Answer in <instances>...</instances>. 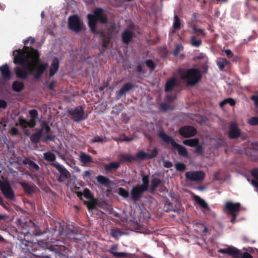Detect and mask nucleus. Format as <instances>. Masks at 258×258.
<instances>
[{
	"label": "nucleus",
	"instance_id": "f257e3e1",
	"mask_svg": "<svg viewBox=\"0 0 258 258\" xmlns=\"http://www.w3.org/2000/svg\"><path fill=\"white\" fill-rule=\"evenodd\" d=\"M17 51L14 63L21 67H15V73L17 78L26 80L28 75L33 74L36 64L39 63L40 55L37 50L26 46Z\"/></svg>",
	"mask_w": 258,
	"mask_h": 258
},
{
	"label": "nucleus",
	"instance_id": "f03ea898",
	"mask_svg": "<svg viewBox=\"0 0 258 258\" xmlns=\"http://www.w3.org/2000/svg\"><path fill=\"white\" fill-rule=\"evenodd\" d=\"M88 26L91 32L93 33L99 34L101 37L102 46L104 48H107L111 38V35L109 33H105L103 30L97 31L96 27L98 21L102 24H106L107 22V17L103 14V10L102 8H97L93 11V14H88Z\"/></svg>",
	"mask_w": 258,
	"mask_h": 258
},
{
	"label": "nucleus",
	"instance_id": "7ed1b4c3",
	"mask_svg": "<svg viewBox=\"0 0 258 258\" xmlns=\"http://www.w3.org/2000/svg\"><path fill=\"white\" fill-rule=\"evenodd\" d=\"M51 129L48 123L45 121H43L41 123V128L37 132L33 133L30 137V140L33 144H38L40 143L41 138L43 135H45L42 139L43 142H47L48 141H53L55 136L50 134Z\"/></svg>",
	"mask_w": 258,
	"mask_h": 258
},
{
	"label": "nucleus",
	"instance_id": "20e7f679",
	"mask_svg": "<svg viewBox=\"0 0 258 258\" xmlns=\"http://www.w3.org/2000/svg\"><path fill=\"white\" fill-rule=\"evenodd\" d=\"M44 159L50 162V165L54 167L60 173V176L58 178V181L62 182L70 176V173L69 171L62 165L57 162H54L56 160V157L54 154L50 151H48L43 154Z\"/></svg>",
	"mask_w": 258,
	"mask_h": 258
},
{
	"label": "nucleus",
	"instance_id": "39448f33",
	"mask_svg": "<svg viewBox=\"0 0 258 258\" xmlns=\"http://www.w3.org/2000/svg\"><path fill=\"white\" fill-rule=\"evenodd\" d=\"M180 77L188 86H193L201 80L202 74L198 69L191 68L182 71Z\"/></svg>",
	"mask_w": 258,
	"mask_h": 258
},
{
	"label": "nucleus",
	"instance_id": "423d86ee",
	"mask_svg": "<svg viewBox=\"0 0 258 258\" xmlns=\"http://www.w3.org/2000/svg\"><path fill=\"white\" fill-rule=\"evenodd\" d=\"M158 136L166 144L171 145L172 150L176 149L179 155L184 157L188 156V153L186 148L177 143L172 137L167 135L163 131H160Z\"/></svg>",
	"mask_w": 258,
	"mask_h": 258
},
{
	"label": "nucleus",
	"instance_id": "0eeeda50",
	"mask_svg": "<svg viewBox=\"0 0 258 258\" xmlns=\"http://www.w3.org/2000/svg\"><path fill=\"white\" fill-rule=\"evenodd\" d=\"M219 252L221 253L227 254L234 258H253L250 253L247 252H241L240 250L235 247L220 249L219 250Z\"/></svg>",
	"mask_w": 258,
	"mask_h": 258
},
{
	"label": "nucleus",
	"instance_id": "6e6552de",
	"mask_svg": "<svg viewBox=\"0 0 258 258\" xmlns=\"http://www.w3.org/2000/svg\"><path fill=\"white\" fill-rule=\"evenodd\" d=\"M68 28L76 33H79L84 29L83 22L77 15L69 17L68 19Z\"/></svg>",
	"mask_w": 258,
	"mask_h": 258
},
{
	"label": "nucleus",
	"instance_id": "1a4fd4ad",
	"mask_svg": "<svg viewBox=\"0 0 258 258\" xmlns=\"http://www.w3.org/2000/svg\"><path fill=\"white\" fill-rule=\"evenodd\" d=\"M193 35L190 37V44L192 46L199 47L202 43L200 36H205V33L203 30L197 28L195 26L191 27Z\"/></svg>",
	"mask_w": 258,
	"mask_h": 258
},
{
	"label": "nucleus",
	"instance_id": "9d476101",
	"mask_svg": "<svg viewBox=\"0 0 258 258\" xmlns=\"http://www.w3.org/2000/svg\"><path fill=\"white\" fill-rule=\"evenodd\" d=\"M68 112L71 116V118L74 121L79 122L85 119V112L81 106H78L74 109H70L68 110Z\"/></svg>",
	"mask_w": 258,
	"mask_h": 258
},
{
	"label": "nucleus",
	"instance_id": "9b49d317",
	"mask_svg": "<svg viewBox=\"0 0 258 258\" xmlns=\"http://www.w3.org/2000/svg\"><path fill=\"white\" fill-rule=\"evenodd\" d=\"M0 189L7 199L10 200L15 199V193L8 181H4L0 182Z\"/></svg>",
	"mask_w": 258,
	"mask_h": 258
},
{
	"label": "nucleus",
	"instance_id": "f8f14e48",
	"mask_svg": "<svg viewBox=\"0 0 258 258\" xmlns=\"http://www.w3.org/2000/svg\"><path fill=\"white\" fill-rule=\"evenodd\" d=\"M185 178L190 181L201 182L205 177V174L203 171H190L185 173Z\"/></svg>",
	"mask_w": 258,
	"mask_h": 258
},
{
	"label": "nucleus",
	"instance_id": "ddd939ff",
	"mask_svg": "<svg viewBox=\"0 0 258 258\" xmlns=\"http://www.w3.org/2000/svg\"><path fill=\"white\" fill-rule=\"evenodd\" d=\"M178 133L184 138H190L197 134V130L192 126L184 125L179 129Z\"/></svg>",
	"mask_w": 258,
	"mask_h": 258
},
{
	"label": "nucleus",
	"instance_id": "4468645a",
	"mask_svg": "<svg viewBox=\"0 0 258 258\" xmlns=\"http://www.w3.org/2000/svg\"><path fill=\"white\" fill-rule=\"evenodd\" d=\"M147 190L140 184L133 186L131 191L132 201L135 202L139 201L142 198L143 194Z\"/></svg>",
	"mask_w": 258,
	"mask_h": 258
},
{
	"label": "nucleus",
	"instance_id": "2eb2a0df",
	"mask_svg": "<svg viewBox=\"0 0 258 258\" xmlns=\"http://www.w3.org/2000/svg\"><path fill=\"white\" fill-rule=\"evenodd\" d=\"M158 154V151L156 148L153 149L151 151V153H147L143 151H139L134 156L135 160L139 159L141 160H145V159H151L156 157Z\"/></svg>",
	"mask_w": 258,
	"mask_h": 258
},
{
	"label": "nucleus",
	"instance_id": "dca6fc26",
	"mask_svg": "<svg viewBox=\"0 0 258 258\" xmlns=\"http://www.w3.org/2000/svg\"><path fill=\"white\" fill-rule=\"evenodd\" d=\"M240 209V204L233 203L232 202H227L225 205V210L230 215H238Z\"/></svg>",
	"mask_w": 258,
	"mask_h": 258
},
{
	"label": "nucleus",
	"instance_id": "f3484780",
	"mask_svg": "<svg viewBox=\"0 0 258 258\" xmlns=\"http://www.w3.org/2000/svg\"><path fill=\"white\" fill-rule=\"evenodd\" d=\"M240 130L236 123L231 122L229 126L228 137L230 139H236L240 136Z\"/></svg>",
	"mask_w": 258,
	"mask_h": 258
},
{
	"label": "nucleus",
	"instance_id": "a211bd4d",
	"mask_svg": "<svg viewBox=\"0 0 258 258\" xmlns=\"http://www.w3.org/2000/svg\"><path fill=\"white\" fill-rule=\"evenodd\" d=\"M134 37V33L128 29L124 30L121 34V40L123 44L128 45Z\"/></svg>",
	"mask_w": 258,
	"mask_h": 258
},
{
	"label": "nucleus",
	"instance_id": "6ab92c4d",
	"mask_svg": "<svg viewBox=\"0 0 258 258\" xmlns=\"http://www.w3.org/2000/svg\"><path fill=\"white\" fill-rule=\"evenodd\" d=\"M117 248V244L113 245L111 246L108 251L116 258H124L128 257V255L130 254L128 253L123 252H116Z\"/></svg>",
	"mask_w": 258,
	"mask_h": 258
},
{
	"label": "nucleus",
	"instance_id": "aec40b11",
	"mask_svg": "<svg viewBox=\"0 0 258 258\" xmlns=\"http://www.w3.org/2000/svg\"><path fill=\"white\" fill-rule=\"evenodd\" d=\"M59 62L58 59L55 57L52 59L49 69V77H53L58 71Z\"/></svg>",
	"mask_w": 258,
	"mask_h": 258
},
{
	"label": "nucleus",
	"instance_id": "412c9836",
	"mask_svg": "<svg viewBox=\"0 0 258 258\" xmlns=\"http://www.w3.org/2000/svg\"><path fill=\"white\" fill-rule=\"evenodd\" d=\"M0 72L4 79L9 80L10 79L11 72L9 66L7 63L0 67Z\"/></svg>",
	"mask_w": 258,
	"mask_h": 258
},
{
	"label": "nucleus",
	"instance_id": "4be33fe9",
	"mask_svg": "<svg viewBox=\"0 0 258 258\" xmlns=\"http://www.w3.org/2000/svg\"><path fill=\"white\" fill-rule=\"evenodd\" d=\"M48 66V64L47 63L39 64L37 69V72L34 75V79L36 80L40 79Z\"/></svg>",
	"mask_w": 258,
	"mask_h": 258
},
{
	"label": "nucleus",
	"instance_id": "5701e85b",
	"mask_svg": "<svg viewBox=\"0 0 258 258\" xmlns=\"http://www.w3.org/2000/svg\"><path fill=\"white\" fill-rule=\"evenodd\" d=\"M20 184L27 195H31L35 192V186L34 185H31L28 182L24 181L20 182Z\"/></svg>",
	"mask_w": 258,
	"mask_h": 258
},
{
	"label": "nucleus",
	"instance_id": "b1692460",
	"mask_svg": "<svg viewBox=\"0 0 258 258\" xmlns=\"http://www.w3.org/2000/svg\"><path fill=\"white\" fill-rule=\"evenodd\" d=\"M134 84L132 83H127L124 84L118 91L117 94V97L120 98L124 94L134 88Z\"/></svg>",
	"mask_w": 258,
	"mask_h": 258
},
{
	"label": "nucleus",
	"instance_id": "393cba45",
	"mask_svg": "<svg viewBox=\"0 0 258 258\" xmlns=\"http://www.w3.org/2000/svg\"><path fill=\"white\" fill-rule=\"evenodd\" d=\"M96 180L99 184L107 187H109L112 183V181L108 178L101 175L97 176Z\"/></svg>",
	"mask_w": 258,
	"mask_h": 258
},
{
	"label": "nucleus",
	"instance_id": "a878e982",
	"mask_svg": "<svg viewBox=\"0 0 258 258\" xmlns=\"http://www.w3.org/2000/svg\"><path fill=\"white\" fill-rule=\"evenodd\" d=\"M176 85V79L175 78H172L171 79L167 81L165 87V91L166 92H171Z\"/></svg>",
	"mask_w": 258,
	"mask_h": 258
},
{
	"label": "nucleus",
	"instance_id": "bb28decb",
	"mask_svg": "<svg viewBox=\"0 0 258 258\" xmlns=\"http://www.w3.org/2000/svg\"><path fill=\"white\" fill-rule=\"evenodd\" d=\"M120 167V162H112L106 164L104 168L106 172H111L112 170H115Z\"/></svg>",
	"mask_w": 258,
	"mask_h": 258
},
{
	"label": "nucleus",
	"instance_id": "cd10ccee",
	"mask_svg": "<svg viewBox=\"0 0 258 258\" xmlns=\"http://www.w3.org/2000/svg\"><path fill=\"white\" fill-rule=\"evenodd\" d=\"M118 159L120 162H132L135 160L134 156L127 154H121L119 155Z\"/></svg>",
	"mask_w": 258,
	"mask_h": 258
},
{
	"label": "nucleus",
	"instance_id": "c85d7f7f",
	"mask_svg": "<svg viewBox=\"0 0 258 258\" xmlns=\"http://www.w3.org/2000/svg\"><path fill=\"white\" fill-rule=\"evenodd\" d=\"M217 64L221 71H223L226 66L230 64V62L225 58H219L217 60Z\"/></svg>",
	"mask_w": 258,
	"mask_h": 258
},
{
	"label": "nucleus",
	"instance_id": "c756f323",
	"mask_svg": "<svg viewBox=\"0 0 258 258\" xmlns=\"http://www.w3.org/2000/svg\"><path fill=\"white\" fill-rule=\"evenodd\" d=\"M125 234V231L121 230L119 228L112 229L110 232L111 236L116 239H118L119 237Z\"/></svg>",
	"mask_w": 258,
	"mask_h": 258
},
{
	"label": "nucleus",
	"instance_id": "7c9ffc66",
	"mask_svg": "<svg viewBox=\"0 0 258 258\" xmlns=\"http://www.w3.org/2000/svg\"><path fill=\"white\" fill-rule=\"evenodd\" d=\"M193 199L198 204L200 205L201 208L206 209H209L208 204L200 197L194 195L193 196Z\"/></svg>",
	"mask_w": 258,
	"mask_h": 258
},
{
	"label": "nucleus",
	"instance_id": "2f4dec72",
	"mask_svg": "<svg viewBox=\"0 0 258 258\" xmlns=\"http://www.w3.org/2000/svg\"><path fill=\"white\" fill-rule=\"evenodd\" d=\"M24 88V84L23 82L18 81H14L12 84V89L17 92L22 91Z\"/></svg>",
	"mask_w": 258,
	"mask_h": 258
},
{
	"label": "nucleus",
	"instance_id": "473e14b6",
	"mask_svg": "<svg viewBox=\"0 0 258 258\" xmlns=\"http://www.w3.org/2000/svg\"><path fill=\"white\" fill-rule=\"evenodd\" d=\"M80 161L84 164L90 163L92 162V157L90 155L82 153L80 155Z\"/></svg>",
	"mask_w": 258,
	"mask_h": 258
},
{
	"label": "nucleus",
	"instance_id": "72a5a7b5",
	"mask_svg": "<svg viewBox=\"0 0 258 258\" xmlns=\"http://www.w3.org/2000/svg\"><path fill=\"white\" fill-rule=\"evenodd\" d=\"M183 143L186 146L194 147H196L199 143V140L198 138L186 139L183 141Z\"/></svg>",
	"mask_w": 258,
	"mask_h": 258
},
{
	"label": "nucleus",
	"instance_id": "f704fd0d",
	"mask_svg": "<svg viewBox=\"0 0 258 258\" xmlns=\"http://www.w3.org/2000/svg\"><path fill=\"white\" fill-rule=\"evenodd\" d=\"M142 184H140V185L147 190L148 189L149 185V175H144L142 176Z\"/></svg>",
	"mask_w": 258,
	"mask_h": 258
},
{
	"label": "nucleus",
	"instance_id": "c9c22d12",
	"mask_svg": "<svg viewBox=\"0 0 258 258\" xmlns=\"http://www.w3.org/2000/svg\"><path fill=\"white\" fill-rule=\"evenodd\" d=\"M162 183L161 180L158 178H154L151 180V189L154 191L156 189L157 187H158L160 184Z\"/></svg>",
	"mask_w": 258,
	"mask_h": 258
},
{
	"label": "nucleus",
	"instance_id": "e433bc0d",
	"mask_svg": "<svg viewBox=\"0 0 258 258\" xmlns=\"http://www.w3.org/2000/svg\"><path fill=\"white\" fill-rule=\"evenodd\" d=\"M229 104L231 106H234L235 104V100L231 98H228L224 99L220 103V107H223L225 104Z\"/></svg>",
	"mask_w": 258,
	"mask_h": 258
},
{
	"label": "nucleus",
	"instance_id": "4c0bfd02",
	"mask_svg": "<svg viewBox=\"0 0 258 258\" xmlns=\"http://www.w3.org/2000/svg\"><path fill=\"white\" fill-rule=\"evenodd\" d=\"M181 22L179 17L177 15H175L174 17V22L173 27L175 30H179L180 28Z\"/></svg>",
	"mask_w": 258,
	"mask_h": 258
},
{
	"label": "nucleus",
	"instance_id": "58836bf2",
	"mask_svg": "<svg viewBox=\"0 0 258 258\" xmlns=\"http://www.w3.org/2000/svg\"><path fill=\"white\" fill-rule=\"evenodd\" d=\"M93 201L91 202L85 201V204L87 205L88 210H92L94 209L97 205L96 201L93 199Z\"/></svg>",
	"mask_w": 258,
	"mask_h": 258
},
{
	"label": "nucleus",
	"instance_id": "ea45409f",
	"mask_svg": "<svg viewBox=\"0 0 258 258\" xmlns=\"http://www.w3.org/2000/svg\"><path fill=\"white\" fill-rule=\"evenodd\" d=\"M83 196L89 200H93L94 199L93 195L91 193L90 190L88 188H86L83 190Z\"/></svg>",
	"mask_w": 258,
	"mask_h": 258
},
{
	"label": "nucleus",
	"instance_id": "a19ab883",
	"mask_svg": "<svg viewBox=\"0 0 258 258\" xmlns=\"http://www.w3.org/2000/svg\"><path fill=\"white\" fill-rule=\"evenodd\" d=\"M20 125L22 128H25L27 126V121L23 117L20 116L19 118V123H16V125Z\"/></svg>",
	"mask_w": 258,
	"mask_h": 258
},
{
	"label": "nucleus",
	"instance_id": "79ce46f5",
	"mask_svg": "<svg viewBox=\"0 0 258 258\" xmlns=\"http://www.w3.org/2000/svg\"><path fill=\"white\" fill-rule=\"evenodd\" d=\"M247 122L248 124L252 126L258 125V117L252 116L249 118Z\"/></svg>",
	"mask_w": 258,
	"mask_h": 258
},
{
	"label": "nucleus",
	"instance_id": "37998d69",
	"mask_svg": "<svg viewBox=\"0 0 258 258\" xmlns=\"http://www.w3.org/2000/svg\"><path fill=\"white\" fill-rule=\"evenodd\" d=\"M118 194L124 198H127L129 196L128 192L122 187L118 188Z\"/></svg>",
	"mask_w": 258,
	"mask_h": 258
},
{
	"label": "nucleus",
	"instance_id": "c03bdc74",
	"mask_svg": "<svg viewBox=\"0 0 258 258\" xmlns=\"http://www.w3.org/2000/svg\"><path fill=\"white\" fill-rule=\"evenodd\" d=\"M175 169L179 171H184L186 169V166L183 163H177L175 165Z\"/></svg>",
	"mask_w": 258,
	"mask_h": 258
},
{
	"label": "nucleus",
	"instance_id": "a18cd8bd",
	"mask_svg": "<svg viewBox=\"0 0 258 258\" xmlns=\"http://www.w3.org/2000/svg\"><path fill=\"white\" fill-rule=\"evenodd\" d=\"M146 66L149 68L151 71H153L155 68V64L154 61L151 59L147 60L145 61Z\"/></svg>",
	"mask_w": 258,
	"mask_h": 258
},
{
	"label": "nucleus",
	"instance_id": "49530a36",
	"mask_svg": "<svg viewBox=\"0 0 258 258\" xmlns=\"http://www.w3.org/2000/svg\"><path fill=\"white\" fill-rule=\"evenodd\" d=\"M114 140L117 142H130L132 140V139L128 138L124 134H123L120 138H114Z\"/></svg>",
	"mask_w": 258,
	"mask_h": 258
},
{
	"label": "nucleus",
	"instance_id": "de8ad7c7",
	"mask_svg": "<svg viewBox=\"0 0 258 258\" xmlns=\"http://www.w3.org/2000/svg\"><path fill=\"white\" fill-rule=\"evenodd\" d=\"M183 48V46L182 45L179 44H177L175 46L173 52V54L174 56H177L179 51Z\"/></svg>",
	"mask_w": 258,
	"mask_h": 258
},
{
	"label": "nucleus",
	"instance_id": "09e8293b",
	"mask_svg": "<svg viewBox=\"0 0 258 258\" xmlns=\"http://www.w3.org/2000/svg\"><path fill=\"white\" fill-rule=\"evenodd\" d=\"M194 152L198 154H202L204 152V148L202 145H200L199 143L196 146Z\"/></svg>",
	"mask_w": 258,
	"mask_h": 258
},
{
	"label": "nucleus",
	"instance_id": "8fccbe9b",
	"mask_svg": "<svg viewBox=\"0 0 258 258\" xmlns=\"http://www.w3.org/2000/svg\"><path fill=\"white\" fill-rule=\"evenodd\" d=\"M170 108V106L166 103H162L159 105V109L162 111H166Z\"/></svg>",
	"mask_w": 258,
	"mask_h": 258
},
{
	"label": "nucleus",
	"instance_id": "3c124183",
	"mask_svg": "<svg viewBox=\"0 0 258 258\" xmlns=\"http://www.w3.org/2000/svg\"><path fill=\"white\" fill-rule=\"evenodd\" d=\"M29 168L32 171H37L39 169V166L34 161H32L29 164Z\"/></svg>",
	"mask_w": 258,
	"mask_h": 258
},
{
	"label": "nucleus",
	"instance_id": "603ef678",
	"mask_svg": "<svg viewBox=\"0 0 258 258\" xmlns=\"http://www.w3.org/2000/svg\"><path fill=\"white\" fill-rule=\"evenodd\" d=\"M29 113L30 115L33 119H35L38 118V112L37 110H36V109L30 110L29 111Z\"/></svg>",
	"mask_w": 258,
	"mask_h": 258
},
{
	"label": "nucleus",
	"instance_id": "864d4df0",
	"mask_svg": "<svg viewBox=\"0 0 258 258\" xmlns=\"http://www.w3.org/2000/svg\"><path fill=\"white\" fill-rule=\"evenodd\" d=\"M92 143H94L96 142H105L106 140H104V139L102 137H100L98 136H96L94 137L91 140Z\"/></svg>",
	"mask_w": 258,
	"mask_h": 258
},
{
	"label": "nucleus",
	"instance_id": "5fc2aeb1",
	"mask_svg": "<svg viewBox=\"0 0 258 258\" xmlns=\"http://www.w3.org/2000/svg\"><path fill=\"white\" fill-rule=\"evenodd\" d=\"M251 175L253 177L258 180V168H255L251 171Z\"/></svg>",
	"mask_w": 258,
	"mask_h": 258
},
{
	"label": "nucleus",
	"instance_id": "6e6d98bb",
	"mask_svg": "<svg viewBox=\"0 0 258 258\" xmlns=\"http://www.w3.org/2000/svg\"><path fill=\"white\" fill-rule=\"evenodd\" d=\"M34 41L35 39L34 38L32 37H29L27 39L24 40L23 43L25 45L28 44L29 42H30L31 44H32L33 43H34Z\"/></svg>",
	"mask_w": 258,
	"mask_h": 258
},
{
	"label": "nucleus",
	"instance_id": "4d7b16f0",
	"mask_svg": "<svg viewBox=\"0 0 258 258\" xmlns=\"http://www.w3.org/2000/svg\"><path fill=\"white\" fill-rule=\"evenodd\" d=\"M36 121L34 119H31L29 121H27V126L31 128L34 127L36 125Z\"/></svg>",
	"mask_w": 258,
	"mask_h": 258
},
{
	"label": "nucleus",
	"instance_id": "13d9d810",
	"mask_svg": "<svg viewBox=\"0 0 258 258\" xmlns=\"http://www.w3.org/2000/svg\"><path fill=\"white\" fill-rule=\"evenodd\" d=\"M10 134L12 136H17L19 134L18 130L17 128L15 127H12L10 131Z\"/></svg>",
	"mask_w": 258,
	"mask_h": 258
},
{
	"label": "nucleus",
	"instance_id": "bf43d9fd",
	"mask_svg": "<svg viewBox=\"0 0 258 258\" xmlns=\"http://www.w3.org/2000/svg\"><path fill=\"white\" fill-rule=\"evenodd\" d=\"M250 99L254 102L255 106L258 107V95L251 96L250 97Z\"/></svg>",
	"mask_w": 258,
	"mask_h": 258
},
{
	"label": "nucleus",
	"instance_id": "052dcab7",
	"mask_svg": "<svg viewBox=\"0 0 258 258\" xmlns=\"http://www.w3.org/2000/svg\"><path fill=\"white\" fill-rule=\"evenodd\" d=\"M224 51L228 58H232L233 53L231 50L225 49L224 50Z\"/></svg>",
	"mask_w": 258,
	"mask_h": 258
},
{
	"label": "nucleus",
	"instance_id": "680f3d73",
	"mask_svg": "<svg viewBox=\"0 0 258 258\" xmlns=\"http://www.w3.org/2000/svg\"><path fill=\"white\" fill-rule=\"evenodd\" d=\"M7 107V102L3 99H0V109L3 108L5 109Z\"/></svg>",
	"mask_w": 258,
	"mask_h": 258
},
{
	"label": "nucleus",
	"instance_id": "e2e57ef3",
	"mask_svg": "<svg viewBox=\"0 0 258 258\" xmlns=\"http://www.w3.org/2000/svg\"><path fill=\"white\" fill-rule=\"evenodd\" d=\"M32 161L28 157H25L24 159L22 161V163L24 165H29L30 164V163Z\"/></svg>",
	"mask_w": 258,
	"mask_h": 258
},
{
	"label": "nucleus",
	"instance_id": "0e129e2a",
	"mask_svg": "<svg viewBox=\"0 0 258 258\" xmlns=\"http://www.w3.org/2000/svg\"><path fill=\"white\" fill-rule=\"evenodd\" d=\"M173 164L170 161H165L164 163V166L166 168H170L172 166Z\"/></svg>",
	"mask_w": 258,
	"mask_h": 258
},
{
	"label": "nucleus",
	"instance_id": "69168bd1",
	"mask_svg": "<svg viewBox=\"0 0 258 258\" xmlns=\"http://www.w3.org/2000/svg\"><path fill=\"white\" fill-rule=\"evenodd\" d=\"M231 59V61L232 62H236L237 61L240 60V57L237 55H234L233 54V56L232 58H230Z\"/></svg>",
	"mask_w": 258,
	"mask_h": 258
},
{
	"label": "nucleus",
	"instance_id": "338daca9",
	"mask_svg": "<svg viewBox=\"0 0 258 258\" xmlns=\"http://www.w3.org/2000/svg\"><path fill=\"white\" fill-rule=\"evenodd\" d=\"M54 81H52L49 84H48L47 86V87L50 89V90H52L53 91L54 90Z\"/></svg>",
	"mask_w": 258,
	"mask_h": 258
},
{
	"label": "nucleus",
	"instance_id": "774afa93",
	"mask_svg": "<svg viewBox=\"0 0 258 258\" xmlns=\"http://www.w3.org/2000/svg\"><path fill=\"white\" fill-rule=\"evenodd\" d=\"M251 183L255 187L258 188V180L256 181L254 179L251 180Z\"/></svg>",
	"mask_w": 258,
	"mask_h": 258
}]
</instances>
